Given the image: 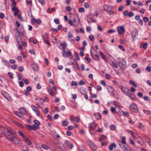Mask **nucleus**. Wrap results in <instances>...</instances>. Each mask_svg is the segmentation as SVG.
<instances>
[{"mask_svg": "<svg viewBox=\"0 0 151 151\" xmlns=\"http://www.w3.org/2000/svg\"><path fill=\"white\" fill-rule=\"evenodd\" d=\"M72 20L69 19L68 23L71 26L76 27L78 25L80 22V20L78 15H74L72 17Z\"/></svg>", "mask_w": 151, "mask_h": 151, "instance_id": "1", "label": "nucleus"}, {"mask_svg": "<svg viewBox=\"0 0 151 151\" xmlns=\"http://www.w3.org/2000/svg\"><path fill=\"white\" fill-rule=\"evenodd\" d=\"M4 134L6 135L7 138L8 137H11L13 136H15L16 134L15 131L11 127H4Z\"/></svg>", "mask_w": 151, "mask_h": 151, "instance_id": "2", "label": "nucleus"}, {"mask_svg": "<svg viewBox=\"0 0 151 151\" xmlns=\"http://www.w3.org/2000/svg\"><path fill=\"white\" fill-rule=\"evenodd\" d=\"M119 88L124 93L128 96L131 99H132V86L130 87V90H129L128 88L124 87L122 85L120 86Z\"/></svg>", "mask_w": 151, "mask_h": 151, "instance_id": "3", "label": "nucleus"}, {"mask_svg": "<svg viewBox=\"0 0 151 151\" xmlns=\"http://www.w3.org/2000/svg\"><path fill=\"white\" fill-rule=\"evenodd\" d=\"M7 139L10 140L15 145L22 144V141L20 139L15 136H13L10 138H7Z\"/></svg>", "mask_w": 151, "mask_h": 151, "instance_id": "4", "label": "nucleus"}, {"mask_svg": "<svg viewBox=\"0 0 151 151\" xmlns=\"http://www.w3.org/2000/svg\"><path fill=\"white\" fill-rule=\"evenodd\" d=\"M119 65L121 69H125L126 67V62L123 59H119L118 61Z\"/></svg>", "mask_w": 151, "mask_h": 151, "instance_id": "5", "label": "nucleus"}, {"mask_svg": "<svg viewBox=\"0 0 151 151\" xmlns=\"http://www.w3.org/2000/svg\"><path fill=\"white\" fill-rule=\"evenodd\" d=\"M15 35L17 43H21V42H22V38L20 36L21 35L20 32L18 30H17L15 32Z\"/></svg>", "mask_w": 151, "mask_h": 151, "instance_id": "6", "label": "nucleus"}, {"mask_svg": "<svg viewBox=\"0 0 151 151\" xmlns=\"http://www.w3.org/2000/svg\"><path fill=\"white\" fill-rule=\"evenodd\" d=\"M133 138L134 139V141L139 144H141V142L142 141V139L140 137L138 136V135L136 134L133 132Z\"/></svg>", "mask_w": 151, "mask_h": 151, "instance_id": "7", "label": "nucleus"}, {"mask_svg": "<svg viewBox=\"0 0 151 151\" xmlns=\"http://www.w3.org/2000/svg\"><path fill=\"white\" fill-rule=\"evenodd\" d=\"M87 143L91 148V149L94 151H96L97 148V147L95 144L90 140L87 141Z\"/></svg>", "mask_w": 151, "mask_h": 151, "instance_id": "8", "label": "nucleus"}, {"mask_svg": "<svg viewBox=\"0 0 151 151\" xmlns=\"http://www.w3.org/2000/svg\"><path fill=\"white\" fill-rule=\"evenodd\" d=\"M121 143H119V146L124 151H129V148L128 146L127 145H124Z\"/></svg>", "mask_w": 151, "mask_h": 151, "instance_id": "9", "label": "nucleus"}, {"mask_svg": "<svg viewBox=\"0 0 151 151\" xmlns=\"http://www.w3.org/2000/svg\"><path fill=\"white\" fill-rule=\"evenodd\" d=\"M117 30L119 34H122L125 32V29L123 26H119L117 28Z\"/></svg>", "mask_w": 151, "mask_h": 151, "instance_id": "10", "label": "nucleus"}, {"mask_svg": "<svg viewBox=\"0 0 151 151\" xmlns=\"http://www.w3.org/2000/svg\"><path fill=\"white\" fill-rule=\"evenodd\" d=\"M31 107L32 110L36 113L37 115L39 116L40 112L38 108L33 105H32Z\"/></svg>", "mask_w": 151, "mask_h": 151, "instance_id": "11", "label": "nucleus"}, {"mask_svg": "<svg viewBox=\"0 0 151 151\" xmlns=\"http://www.w3.org/2000/svg\"><path fill=\"white\" fill-rule=\"evenodd\" d=\"M57 146L60 149L61 151H64L65 147L64 145L61 142L57 143Z\"/></svg>", "mask_w": 151, "mask_h": 151, "instance_id": "12", "label": "nucleus"}, {"mask_svg": "<svg viewBox=\"0 0 151 151\" xmlns=\"http://www.w3.org/2000/svg\"><path fill=\"white\" fill-rule=\"evenodd\" d=\"M64 143L66 146L70 149H72L73 146V145L69 141L65 140Z\"/></svg>", "mask_w": 151, "mask_h": 151, "instance_id": "13", "label": "nucleus"}, {"mask_svg": "<svg viewBox=\"0 0 151 151\" xmlns=\"http://www.w3.org/2000/svg\"><path fill=\"white\" fill-rule=\"evenodd\" d=\"M42 37L44 42L46 43L48 45H50L47 35V34H45L44 35H42Z\"/></svg>", "mask_w": 151, "mask_h": 151, "instance_id": "14", "label": "nucleus"}, {"mask_svg": "<svg viewBox=\"0 0 151 151\" xmlns=\"http://www.w3.org/2000/svg\"><path fill=\"white\" fill-rule=\"evenodd\" d=\"M31 22L33 24H34L36 23L38 24H40L41 22L40 19L36 20L35 18H32L31 19Z\"/></svg>", "mask_w": 151, "mask_h": 151, "instance_id": "15", "label": "nucleus"}, {"mask_svg": "<svg viewBox=\"0 0 151 151\" xmlns=\"http://www.w3.org/2000/svg\"><path fill=\"white\" fill-rule=\"evenodd\" d=\"M12 12H14V16L18 15L19 11L16 7H13L12 9Z\"/></svg>", "mask_w": 151, "mask_h": 151, "instance_id": "16", "label": "nucleus"}, {"mask_svg": "<svg viewBox=\"0 0 151 151\" xmlns=\"http://www.w3.org/2000/svg\"><path fill=\"white\" fill-rule=\"evenodd\" d=\"M63 51L62 52V54L63 56L64 57H67L68 55L71 56L72 55L71 53L68 50V52H67L66 51H65V50H63Z\"/></svg>", "mask_w": 151, "mask_h": 151, "instance_id": "17", "label": "nucleus"}, {"mask_svg": "<svg viewBox=\"0 0 151 151\" xmlns=\"http://www.w3.org/2000/svg\"><path fill=\"white\" fill-rule=\"evenodd\" d=\"M123 15L126 17L128 16L129 17H132V12H131L129 13L126 10L124 12Z\"/></svg>", "mask_w": 151, "mask_h": 151, "instance_id": "18", "label": "nucleus"}, {"mask_svg": "<svg viewBox=\"0 0 151 151\" xmlns=\"http://www.w3.org/2000/svg\"><path fill=\"white\" fill-rule=\"evenodd\" d=\"M91 55L93 58L96 60H99V57L98 55L96 54H93L91 50L90 51Z\"/></svg>", "mask_w": 151, "mask_h": 151, "instance_id": "19", "label": "nucleus"}, {"mask_svg": "<svg viewBox=\"0 0 151 151\" xmlns=\"http://www.w3.org/2000/svg\"><path fill=\"white\" fill-rule=\"evenodd\" d=\"M138 112V109L137 105L134 104H133V112L137 113Z\"/></svg>", "mask_w": 151, "mask_h": 151, "instance_id": "20", "label": "nucleus"}, {"mask_svg": "<svg viewBox=\"0 0 151 151\" xmlns=\"http://www.w3.org/2000/svg\"><path fill=\"white\" fill-rule=\"evenodd\" d=\"M32 67L33 70L37 71L39 69V66L37 64L34 63L32 65Z\"/></svg>", "mask_w": 151, "mask_h": 151, "instance_id": "21", "label": "nucleus"}, {"mask_svg": "<svg viewBox=\"0 0 151 151\" xmlns=\"http://www.w3.org/2000/svg\"><path fill=\"white\" fill-rule=\"evenodd\" d=\"M95 118L97 119H101L102 118V117L101 114L97 112L95 113L93 115Z\"/></svg>", "mask_w": 151, "mask_h": 151, "instance_id": "22", "label": "nucleus"}, {"mask_svg": "<svg viewBox=\"0 0 151 151\" xmlns=\"http://www.w3.org/2000/svg\"><path fill=\"white\" fill-rule=\"evenodd\" d=\"M23 140L28 145H32L31 142L27 138H23Z\"/></svg>", "mask_w": 151, "mask_h": 151, "instance_id": "23", "label": "nucleus"}, {"mask_svg": "<svg viewBox=\"0 0 151 151\" xmlns=\"http://www.w3.org/2000/svg\"><path fill=\"white\" fill-rule=\"evenodd\" d=\"M19 112L22 114H25L26 113V111L25 108L24 107H22L19 109Z\"/></svg>", "mask_w": 151, "mask_h": 151, "instance_id": "24", "label": "nucleus"}, {"mask_svg": "<svg viewBox=\"0 0 151 151\" xmlns=\"http://www.w3.org/2000/svg\"><path fill=\"white\" fill-rule=\"evenodd\" d=\"M116 146V145L115 143H113L111 144L109 146V150L111 151L113 150V148H115Z\"/></svg>", "mask_w": 151, "mask_h": 151, "instance_id": "25", "label": "nucleus"}, {"mask_svg": "<svg viewBox=\"0 0 151 151\" xmlns=\"http://www.w3.org/2000/svg\"><path fill=\"white\" fill-rule=\"evenodd\" d=\"M60 46L62 47V50H65V48L67 46V45L65 42H63L60 44Z\"/></svg>", "mask_w": 151, "mask_h": 151, "instance_id": "26", "label": "nucleus"}, {"mask_svg": "<svg viewBox=\"0 0 151 151\" xmlns=\"http://www.w3.org/2000/svg\"><path fill=\"white\" fill-rule=\"evenodd\" d=\"M35 99L36 100H39V104H43L44 102V99H43L40 97L36 98H35Z\"/></svg>", "mask_w": 151, "mask_h": 151, "instance_id": "27", "label": "nucleus"}, {"mask_svg": "<svg viewBox=\"0 0 151 151\" xmlns=\"http://www.w3.org/2000/svg\"><path fill=\"white\" fill-rule=\"evenodd\" d=\"M112 9V7L109 5H104V10H106L107 11L108 9H110L111 10V9Z\"/></svg>", "mask_w": 151, "mask_h": 151, "instance_id": "28", "label": "nucleus"}, {"mask_svg": "<svg viewBox=\"0 0 151 151\" xmlns=\"http://www.w3.org/2000/svg\"><path fill=\"white\" fill-rule=\"evenodd\" d=\"M73 67L76 70H78L80 69L79 66L76 62H75V64L73 66Z\"/></svg>", "mask_w": 151, "mask_h": 151, "instance_id": "29", "label": "nucleus"}, {"mask_svg": "<svg viewBox=\"0 0 151 151\" xmlns=\"http://www.w3.org/2000/svg\"><path fill=\"white\" fill-rule=\"evenodd\" d=\"M4 127L3 126H0V137H1L2 133L4 134Z\"/></svg>", "mask_w": 151, "mask_h": 151, "instance_id": "30", "label": "nucleus"}, {"mask_svg": "<svg viewBox=\"0 0 151 151\" xmlns=\"http://www.w3.org/2000/svg\"><path fill=\"white\" fill-rule=\"evenodd\" d=\"M16 114L17 116L19 117L21 119H24V117L20 112H17L16 113Z\"/></svg>", "mask_w": 151, "mask_h": 151, "instance_id": "31", "label": "nucleus"}, {"mask_svg": "<svg viewBox=\"0 0 151 151\" xmlns=\"http://www.w3.org/2000/svg\"><path fill=\"white\" fill-rule=\"evenodd\" d=\"M99 53L101 58L104 60H106V58L104 54L101 51H100Z\"/></svg>", "mask_w": 151, "mask_h": 151, "instance_id": "32", "label": "nucleus"}, {"mask_svg": "<svg viewBox=\"0 0 151 151\" xmlns=\"http://www.w3.org/2000/svg\"><path fill=\"white\" fill-rule=\"evenodd\" d=\"M94 124H95V123H94V122H93L91 123L90 124V125L89 126V131L90 132V134H93L91 133V131H90V130H93V127Z\"/></svg>", "mask_w": 151, "mask_h": 151, "instance_id": "33", "label": "nucleus"}, {"mask_svg": "<svg viewBox=\"0 0 151 151\" xmlns=\"http://www.w3.org/2000/svg\"><path fill=\"white\" fill-rule=\"evenodd\" d=\"M107 89L108 91L111 93H112L114 91V89L112 87L110 86H107Z\"/></svg>", "mask_w": 151, "mask_h": 151, "instance_id": "34", "label": "nucleus"}, {"mask_svg": "<svg viewBox=\"0 0 151 151\" xmlns=\"http://www.w3.org/2000/svg\"><path fill=\"white\" fill-rule=\"evenodd\" d=\"M20 30L21 31V32H20V33L21 35H24V34L25 33V31L24 30V27L22 26V25L21 26V27H20Z\"/></svg>", "mask_w": 151, "mask_h": 151, "instance_id": "35", "label": "nucleus"}, {"mask_svg": "<svg viewBox=\"0 0 151 151\" xmlns=\"http://www.w3.org/2000/svg\"><path fill=\"white\" fill-rule=\"evenodd\" d=\"M78 149L79 151H84L86 150V148L84 146H79Z\"/></svg>", "mask_w": 151, "mask_h": 151, "instance_id": "36", "label": "nucleus"}, {"mask_svg": "<svg viewBox=\"0 0 151 151\" xmlns=\"http://www.w3.org/2000/svg\"><path fill=\"white\" fill-rule=\"evenodd\" d=\"M68 122L67 120H63L62 122V125L63 127H66L68 126Z\"/></svg>", "mask_w": 151, "mask_h": 151, "instance_id": "37", "label": "nucleus"}, {"mask_svg": "<svg viewBox=\"0 0 151 151\" xmlns=\"http://www.w3.org/2000/svg\"><path fill=\"white\" fill-rule=\"evenodd\" d=\"M88 22L89 23H91L92 22H95V20L93 19L92 18H90L88 19L87 20Z\"/></svg>", "mask_w": 151, "mask_h": 151, "instance_id": "38", "label": "nucleus"}, {"mask_svg": "<svg viewBox=\"0 0 151 151\" xmlns=\"http://www.w3.org/2000/svg\"><path fill=\"white\" fill-rule=\"evenodd\" d=\"M48 92L50 95L52 96H53L54 94V93L53 91L51 89L49 88H47Z\"/></svg>", "mask_w": 151, "mask_h": 151, "instance_id": "39", "label": "nucleus"}, {"mask_svg": "<svg viewBox=\"0 0 151 151\" xmlns=\"http://www.w3.org/2000/svg\"><path fill=\"white\" fill-rule=\"evenodd\" d=\"M39 127V126H37L36 124H33L32 125V130H36Z\"/></svg>", "mask_w": 151, "mask_h": 151, "instance_id": "40", "label": "nucleus"}, {"mask_svg": "<svg viewBox=\"0 0 151 151\" xmlns=\"http://www.w3.org/2000/svg\"><path fill=\"white\" fill-rule=\"evenodd\" d=\"M116 128V125L112 124L110 126V129L111 131L114 130Z\"/></svg>", "mask_w": 151, "mask_h": 151, "instance_id": "41", "label": "nucleus"}, {"mask_svg": "<svg viewBox=\"0 0 151 151\" xmlns=\"http://www.w3.org/2000/svg\"><path fill=\"white\" fill-rule=\"evenodd\" d=\"M74 55L75 57V59L77 60H79L80 58L78 53L76 52H75Z\"/></svg>", "mask_w": 151, "mask_h": 151, "instance_id": "42", "label": "nucleus"}, {"mask_svg": "<svg viewBox=\"0 0 151 151\" xmlns=\"http://www.w3.org/2000/svg\"><path fill=\"white\" fill-rule=\"evenodd\" d=\"M52 40L53 43H55L57 42V39L55 36H52Z\"/></svg>", "mask_w": 151, "mask_h": 151, "instance_id": "43", "label": "nucleus"}, {"mask_svg": "<svg viewBox=\"0 0 151 151\" xmlns=\"http://www.w3.org/2000/svg\"><path fill=\"white\" fill-rule=\"evenodd\" d=\"M22 150L23 151H28L27 147L26 145L22 146Z\"/></svg>", "mask_w": 151, "mask_h": 151, "instance_id": "44", "label": "nucleus"}, {"mask_svg": "<svg viewBox=\"0 0 151 151\" xmlns=\"http://www.w3.org/2000/svg\"><path fill=\"white\" fill-rule=\"evenodd\" d=\"M145 141L148 143L150 146L151 147V141L148 138H146Z\"/></svg>", "mask_w": 151, "mask_h": 151, "instance_id": "45", "label": "nucleus"}, {"mask_svg": "<svg viewBox=\"0 0 151 151\" xmlns=\"http://www.w3.org/2000/svg\"><path fill=\"white\" fill-rule=\"evenodd\" d=\"M150 65V64L148 65L145 69V70H147L148 72L151 71V66Z\"/></svg>", "mask_w": 151, "mask_h": 151, "instance_id": "46", "label": "nucleus"}, {"mask_svg": "<svg viewBox=\"0 0 151 151\" xmlns=\"http://www.w3.org/2000/svg\"><path fill=\"white\" fill-rule=\"evenodd\" d=\"M87 91L86 89H82L81 91H80V93L84 95V94L86 93Z\"/></svg>", "mask_w": 151, "mask_h": 151, "instance_id": "47", "label": "nucleus"}, {"mask_svg": "<svg viewBox=\"0 0 151 151\" xmlns=\"http://www.w3.org/2000/svg\"><path fill=\"white\" fill-rule=\"evenodd\" d=\"M126 137H123L122 138V143L123 144H126L125 142Z\"/></svg>", "mask_w": 151, "mask_h": 151, "instance_id": "48", "label": "nucleus"}, {"mask_svg": "<svg viewBox=\"0 0 151 151\" xmlns=\"http://www.w3.org/2000/svg\"><path fill=\"white\" fill-rule=\"evenodd\" d=\"M2 62L5 64L7 66H9V63L6 60H2Z\"/></svg>", "mask_w": 151, "mask_h": 151, "instance_id": "49", "label": "nucleus"}, {"mask_svg": "<svg viewBox=\"0 0 151 151\" xmlns=\"http://www.w3.org/2000/svg\"><path fill=\"white\" fill-rule=\"evenodd\" d=\"M1 93L4 97L6 98H7L8 94L6 93H5L4 91H3L1 92Z\"/></svg>", "mask_w": 151, "mask_h": 151, "instance_id": "50", "label": "nucleus"}, {"mask_svg": "<svg viewBox=\"0 0 151 151\" xmlns=\"http://www.w3.org/2000/svg\"><path fill=\"white\" fill-rule=\"evenodd\" d=\"M89 38L91 41H93L95 40L94 37L92 35L89 36Z\"/></svg>", "mask_w": 151, "mask_h": 151, "instance_id": "51", "label": "nucleus"}, {"mask_svg": "<svg viewBox=\"0 0 151 151\" xmlns=\"http://www.w3.org/2000/svg\"><path fill=\"white\" fill-rule=\"evenodd\" d=\"M111 65L115 68H117L118 67L114 61L112 62Z\"/></svg>", "mask_w": 151, "mask_h": 151, "instance_id": "52", "label": "nucleus"}, {"mask_svg": "<svg viewBox=\"0 0 151 151\" xmlns=\"http://www.w3.org/2000/svg\"><path fill=\"white\" fill-rule=\"evenodd\" d=\"M18 134L22 137L23 138H25V135L22 132L20 131H19L18 132Z\"/></svg>", "mask_w": 151, "mask_h": 151, "instance_id": "53", "label": "nucleus"}, {"mask_svg": "<svg viewBox=\"0 0 151 151\" xmlns=\"http://www.w3.org/2000/svg\"><path fill=\"white\" fill-rule=\"evenodd\" d=\"M106 138V137L104 135H102L101 137L99 138V140L100 141H102L103 139H105Z\"/></svg>", "mask_w": 151, "mask_h": 151, "instance_id": "54", "label": "nucleus"}, {"mask_svg": "<svg viewBox=\"0 0 151 151\" xmlns=\"http://www.w3.org/2000/svg\"><path fill=\"white\" fill-rule=\"evenodd\" d=\"M34 122L35 124H36L37 126H39L40 124V123L37 120L35 119L34 121Z\"/></svg>", "mask_w": 151, "mask_h": 151, "instance_id": "55", "label": "nucleus"}, {"mask_svg": "<svg viewBox=\"0 0 151 151\" xmlns=\"http://www.w3.org/2000/svg\"><path fill=\"white\" fill-rule=\"evenodd\" d=\"M147 45L148 44L147 43H145L142 45V47L144 49H145L147 48Z\"/></svg>", "mask_w": 151, "mask_h": 151, "instance_id": "56", "label": "nucleus"}, {"mask_svg": "<svg viewBox=\"0 0 151 151\" xmlns=\"http://www.w3.org/2000/svg\"><path fill=\"white\" fill-rule=\"evenodd\" d=\"M54 22L57 24H60V21L58 19L55 18L54 19Z\"/></svg>", "mask_w": 151, "mask_h": 151, "instance_id": "57", "label": "nucleus"}, {"mask_svg": "<svg viewBox=\"0 0 151 151\" xmlns=\"http://www.w3.org/2000/svg\"><path fill=\"white\" fill-rule=\"evenodd\" d=\"M149 20V18L146 17H145L143 18V20L145 22H148Z\"/></svg>", "mask_w": 151, "mask_h": 151, "instance_id": "58", "label": "nucleus"}, {"mask_svg": "<svg viewBox=\"0 0 151 151\" xmlns=\"http://www.w3.org/2000/svg\"><path fill=\"white\" fill-rule=\"evenodd\" d=\"M100 83L101 85H103L104 86H106V83L105 82V81L103 80H102V81H101L100 82Z\"/></svg>", "mask_w": 151, "mask_h": 151, "instance_id": "59", "label": "nucleus"}, {"mask_svg": "<svg viewBox=\"0 0 151 151\" xmlns=\"http://www.w3.org/2000/svg\"><path fill=\"white\" fill-rule=\"evenodd\" d=\"M116 108H113L112 107H111V111L113 113H115L116 112Z\"/></svg>", "mask_w": 151, "mask_h": 151, "instance_id": "60", "label": "nucleus"}, {"mask_svg": "<svg viewBox=\"0 0 151 151\" xmlns=\"http://www.w3.org/2000/svg\"><path fill=\"white\" fill-rule=\"evenodd\" d=\"M143 99L145 101H150V99L147 96H144L143 97Z\"/></svg>", "mask_w": 151, "mask_h": 151, "instance_id": "61", "label": "nucleus"}, {"mask_svg": "<svg viewBox=\"0 0 151 151\" xmlns=\"http://www.w3.org/2000/svg\"><path fill=\"white\" fill-rule=\"evenodd\" d=\"M17 67V64H14L13 65L11 66V68L13 70L16 69Z\"/></svg>", "mask_w": 151, "mask_h": 151, "instance_id": "62", "label": "nucleus"}, {"mask_svg": "<svg viewBox=\"0 0 151 151\" xmlns=\"http://www.w3.org/2000/svg\"><path fill=\"white\" fill-rule=\"evenodd\" d=\"M18 18L21 21H24V19L21 16V15H19L18 16Z\"/></svg>", "mask_w": 151, "mask_h": 151, "instance_id": "63", "label": "nucleus"}, {"mask_svg": "<svg viewBox=\"0 0 151 151\" xmlns=\"http://www.w3.org/2000/svg\"><path fill=\"white\" fill-rule=\"evenodd\" d=\"M119 48L122 50L123 51H124L125 50V49L123 48V46L122 45H119L118 46Z\"/></svg>", "mask_w": 151, "mask_h": 151, "instance_id": "64", "label": "nucleus"}]
</instances>
